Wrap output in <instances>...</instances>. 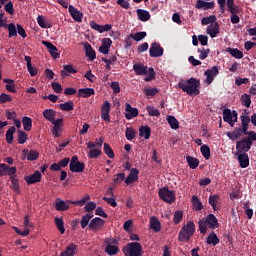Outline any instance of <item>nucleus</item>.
I'll use <instances>...</instances> for the list:
<instances>
[{"label": "nucleus", "mask_w": 256, "mask_h": 256, "mask_svg": "<svg viewBox=\"0 0 256 256\" xmlns=\"http://www.w3.org/2000/svg\"><path fill=\"white\" fill-rule=\"evenodd\" d=\"M179 89H182L184 93L189 95L190 97H197L199 95V87H201V82L196 78H190L188 80H181L178 83Z\"/></svg>", "instance_id": "f257e3e1"}, {"label": "nucleus", "mask_w": 256, "mask_h": 256, "mask_svg": "<svg viewBox=\"0 0 256 256\" xmlns=\"http://www.w3.org/2000/svg\"><path fill=\"white\" fill-rule=\"evenodd\" d=\"M198 225L200 233L205 235L207 233V227L208 229H217L219 227V220H217L214 214H208L204 219L198 221Z\"/></svg>", "instance_id": "f03ea898"}, {"label": "nucleus", "mask_w": 256, "mask_h": 256, "mask_svg": "<svg viewBox=\"0 0 256 256\" xmlns=\"http://www.w3.org/2000/svg\"><path fill=\"white\" fill-rule=\"evenodd\" d=\"M192 235H195V223L189 221L178 233V241H180V243H189Z\"/></svg>", "instance_id": "7ed1b4c3"}, {"label": "nucleus", "mask_w": 256, "mask_h": 256, "mask_svg": "<svg viewBox=\"0 0 256 256\" xmlns=\"http://www.w3.org/2000/svg\"><path fill=\"white\" fill-rule=\"evenodd\" d=\"M133 71L136 73V75H148L144 78V81L149 82L153 81L155 79V69L153 67H149L147 70V66L143 64H134L133 65Z\"/></svg>", "instance_id": "20e7f679"}, {"label": "nucleus", "mask_w": 256, "mask_h": 256, "mask_svg": "<svg viewBox=\"0 0 256 256\" xmlns=\"http://www.w3.org/2000/svg\"><path fill=\"white\" fill-rule=\"evenodd\" d=\"M122 251L125 256H143V246L139 242L128 243Z\"/></svg>", "instance_id": "39448f33"}, {"label": "nucleus", "mask_w": 256, "mask_h": 256, "mask_svg": "<svg viewBox=\"0 0 256 256\" xmlns=\"http://www.w3.org/2000/svg\"><path fill=\"white\" fill-rule=\"evenodd\" d=\"M158 195L162 201H165V203H171L175 202V191L169 190L167 187L160 188L158 191Z\"/></svg>", "instance_id": "423d86ee"}, {"label": "nucleus", "mask_w": 256, "mask_h": 256, "mask_svg": "<svg viewBox=\"0 0 256 256\" xmlns=\"http://www.w3.org/2000/svg\"><path fill=\"white\" fill-rule=\"evenodd\" d=\"M69 167L72 173H83L85 171V163L80 162L77 156H72Z\"/></svg>", "instance_id": "0eeeda50"}, {"label": "nucleus", "mask_w": 256, "mask_h": 256, "mask_svg": "<svg viewBox=\"0 0 256 256\" xmlns=\"http://www.w3.org/2000/svg\"><path fill=\"white\" fill-rule=\"evenodd\" d=\"M253 147V142L249 141V138H242L236 142L237 153H248Z\"/></svg>", "instance_id": "6e6552de"}, {"label": "nucleus", "mask_w": 256, "mask_h": 256, "mask_svg": "<svg viewBox=\"0 0 256 256\" xmlns=\"http://www.w3.org/2000/svg\"><path fill=\"white\" fill-rule=\"evenodd\" d=\"M204 75L206 77L207 85H211V83L215 81V77L219 75V68L217 66H213L212 68L206 70Z\"/></svg>", "instance_id": "1a4fd4ad"}, {"label": "nucleus", "mask_w": 256, "mask_h": 256, "mask_svg": "<svg viewBox=\"0 0 256 256\" xmlns=\"http://www.w3.org/2000/svg\"><path fill=\"white\" fill-rule=\"evenodd\" d=\"M163 47H161V44L157 42H153L149 49V55L150 57H163Z\"/></svg>", "instance_id": "9d476101"}, {"label": "nucleus", "mask_w": 256, "mask_h": 256, "mask_svg": "<svg viewBox=\"0 0 256 256\" xmlns=\"http://www.w3.org/2000/svg\"><path fill=\"white\" fill-rule=\"evenodd\" d=\"M235 156L238 159L241 169H247V167H249V154L245 152H236Z\"/></svg>", "instance_id": "9b49d317"}, {"label": "nucleus", "mask_w": 256, "mask_h": 256, "mask_svg": "<svg viewBox=\"0 0 256 256\" xmlns=\"http://www.w3.org/2000/svg\"><path fill=\"white\" fill-rule=\"evenodd\" d=\"M103 225H105V220L95 217L90 221L88 227L91 231H101V229H103Z\"/></svg>", "instance_id": "f8f14e48"}, {"label": "nucleus", "mask_w": 256, "mask_h": 256, "mask_svg": "<svg viewBox=\"0 0 256 256\" xmlns=\"http://www.w3.org/2000/svg\"><path fill=\"white\" fill-rule=\"evenodd\" d=\"M70 205H73V201H71V200L63 201V200L57 198L55 201L56 211H68Z\"/></svg>", "instance_id": "ddd939ff"}, {"label": "nucleus", "mask_w": 256, "mask_h": 256, "mask_svg": "<svg viewBox=\"0 0 256 256\" xmlns=\"http://www.w3.org/2000/svg\"><path fill=\"white\" fill-rule=\"evenodd\" d=\"M125 111H126L125 117L128 121H130V119H133L139 115V109L133 108L129 103L125 104Z\"/></svg>", "instance_id": "4468645a"}, {"label": "nucleus", "mask_w": 256, "mask_h": 256, "mask_svg": "<svg viewBox=\"0 0 256 256\" xmlns=\"http://www.w3.org/2000/svg\"><path fill=\"white\" fill-rule=\"evenodd\" d=\"M135 181H139V170L137 168H132L125 178V183L126 185H131V183H135Z\"/></svg>", "instance_id": "2eb2a0df"}, {"label": "nucleus", "mask_w": 256, "mask_h": 256, "mask_svg": "<svg viewBox=\"0 0 256 256\" xmlns=\"http://www.w3.org/2000/svg\"><path fill=\"white\" fill-rule=\"evenodd\" d=\"M68 11L74 21H77V23H81L83 21V13L77 10V8H74L73 5H69Z\"/></svg>", "instance_id": "dca6fc26"}, {"label": "nucleus", "mask_w": 256, "mask_h": 256, "mask_svg": "<svg viewBox=\"0 0 256 256\" xmlns=\"http://www.w3.org/2000/svg\"><path fill=\"white\" fill-rule=\"evenodd\" d=\"M90 26L94 31H98V33H105V31H111L113 29L111 24L99 25L95 21L90 22Z\"/></svg>", "instance_id": "f3484780"}, {"label": "nucleus", "mask_w": 256, "mask_h": 256, "mask_svg": "<svg viewBox=\"0 0 256 256\" xmlns=\"http://www.w3.org/2000/svg\"><path fill=\"white\" fill-rule=\"evenodd\" d=\"M195 7L196 9H203V11H208V9H215V2L214 1L206 2L203 0H197Z\"/></svg>", "instance_id": "a211bd4d"}, {"label": "nucleus", "mask_w": 256, "mask_h": 256, "mask_svg": "<svg viewBox=\"0 0 256 256\" xmlns=\"http://www.w3.org/2000/svg\"><path fill=\"white\" fill-rule=\"evenodd\" d=\"M52 125H54L52 130V135L55 137H59L62 131L61 127H63V118H58L52 122Z\"/></svg>", "instance_id": "6ab92c4d"}, {"label": "nucleus", "mask_w": 256, "mask_h": 256, "mask_svg": "<svg viewBox=\"0 0 256 256\" xmlns=\"http://www.w3.org/2000/svg\"><path fill=\"white\" fill-rule=\"evenodd\" d=\"M41 172L35 171L32 175L25 178L27 185H35L41 181Z\"/></svg>", "instance_id": "aec40b11"}, {"label": "nucleus", "mask_w": 256, "mask_h": 256, "mask_svg": "<svg viewBox=\"0 0 256 256\" xmlns=\"http://www.w3.org/2000/svg\"><path fill=\"white\" fill-rule=\"evenodd\" d=\"M84 51L86 53V57H88L90 61H95V59H97V54L89 42L84 43Z\"/></svg>", "instance_id": "412c9836"}, {"label": "nucleus", "mask_w": 256, "mask_h": 256, "mask_svg": "<svg viewBox=\"0 0 256 256\" xmlns=\"http://www.w3.org/2000/svg\"><path fill=\"white\" fill-rule=\"evenodd\" d=\"M79 247L74 243L69 244L66 247V250L60 253V256H75Z\"/></svg>", "instance_id": "4be33fe9"}, {"label": "nucleus", "mask_w": 256, "mask_h": 256, "mask_svg": "<svg viewBox=\"0 0 256 256\" xmlns=\"http://www.w3.org/2000/svg\"><path fill=\"white\" fill-rule=\"evenodd\" d=\"M91 95H95V89L93 88H80L77 93V97H83L84 99H88Z\"/></svg>", "instance_id": "5701e85b"}, {"label": "nucleus", "mask_w": 256, "mask_h": 256, "mask_svg": "<svg viewBox=\"0 0 256 256\" xmlns=\"http://www.w3.org/2000/svg\"><path fill=\"white\" fill-rule=\"evenodd\" d=\"M221 199V196L219 194L210 195L208 199L209 205H211L213 211H219V207L217 205L219 204V200Z\"/></svg>", "instance_id": "b1692460"}, {"label": "nucleus", "mask_w": 256, "mask_h": 256, "mask_svg": "<svg viewBox=\"0 0 256 256\" xmlns=\"http://www.w3.org/2000/svg\"><path fill=\"white\" fill-rule=\"evenodd\" d=\"M44 119L46 121H50V123L55 121V116L57 115V112L53 109H45L42 113Z\"/></svg>", "instance_id": "393cba45"}, {"label": "nucleus", "mask_w": 256, "mask_h": 256, "mask_svg": "<svg viewBox=\"0 0 256 256\" xmlns=\"http://www.w3.org/2000/svg\"><path fill=\"white\" fill-rule=\"evenodd\" d=\"M206 32L212 39H215L219 35V23L215 22L214 26H208Z\"/></svg>", "instance_id": "a878e982"}, {"label": "nucleus", "mask_w": 256, "mask_h": 256, "mask_svg": "<svg viewBox=\"0 0 256 256\" xmlns=\"http://www.w3.org/2000/svg\"><path fill=\"white\" fill-rule=\"evenodd\" d=\"M136 13H137V17H138L139 21L145 22V21H149V19H151V14L147 10L137 9Z\"/></svg>", "instance_id": "bb28decb"}, {"label": "nucleus", "mask_w": 256, "mask_h": 256, "mask_svg": "<svg viewBox=\"0 0 256 256\" xmlns=\"http://www.w3.org/2000/svg\"><path fill=\"white\" fill-rule=\"evenodd\" d=\"M150 228L155 232L159 233L161 231V222H159V219L157 217L152 216L150 218Z\"/></svg>", "instance_id": "cd10ccee"}, {"label": "nucleus", "mask_w": 256, "mask_h": 256, "mask_svg": "<svg viewBox=\"0 0 256 256\" xmlns=\"http://www.w3.org/2000/svg\"><path fill=\"white\" fill-rule=\"evenodd\" d=\"M69 73H77V69L73 68V65L66 64L63 66V70L60 71L61 77H68Z\"/></svg>", "instance_id": "c85d7f7f"}, {"label": "nucleus", "mask_w": 256, "mask_h": 256, "mask_svg": "<svg viewBox=\"0 0 256 256\" xmlns=\"http://www.w3.org/2000/svg\"><path fill=\"white\" fill-rule=\"evenodd\" d=\"M206 243L208 245H213V247H216V245H219V237H217V234L212 231L206 238Z\"/></svg>", "instance_id": "c756f323"}, {"label": "nucleus", "mask_w": 256, "mask_h": 256, "mask_svg": "<svg viewBox=\"0 0 256 256\" xmlns=\"http://www.w3.org/2000/svg\"><path fill=\"white\" fill-rule=\"evenodd\" d=\"M226 52L230 53L235 59H243V52L237 48L228 47Z\"/></svg>", "instance_id": "7c9ffc66"}, {"label": "nucleus", "mask_w": 256, "mask_h": 256, "mask_svg": "<svg viewBox=\"0 0 256 256\" xmlns=\"http://www.w3.org/2000/svg\"><path fill=\"white\" fill-rule=\"evenodd\" d=\"M139 136L144 137V139H149V137H151V127L141 126L139 129Z\"/></svg>", "instance_id": "2f4dec72"}, {"label": "nucleus", "mask_w": 256, "mask_h": 256, "mask_svg": "<svg viewBox=\"0 0 256 256\" xmlns=\"http://www.w3.org/2000/svg\"><path fill=\"white\" fill-rule=\"evenodd\" d=\"M241 125L244 127H249V123H251V118L249 117V111L244 110L242 115L240 116Z\"/></svg>", "instance_id": "473e14b6"}, {"label": "nucleus", "mask_w": 256, "mask_h": 256, "mask_svg": "<svg viewBox=\"0 0 256 256\" xmlns=\"http://www.w3.org/2000/svg\"><path fill=\"white\" fill-rule=\"evenodd\" d=\"M22 125H23L24 131H31L33 127V120L27 116H24L22 118Z\"/></svg>", "instance_id": "72a5a7b5"}, {"label": "nucleus", "mask_w": 256, "mask_h": 256, "mask_svg": "<svg viewBox=\"0 0 256 256\" xmlns=\"http://www.w3.org/2000/svg\"><path fill=\"white\" fill-rule=\"evenodd\" d=\"M15 131H17V128H15V126L10 127L6 131V142L8 143V145L13 144V135H15Z\"/></svg>", "instance_id": "f704fd0d"}, {"label": "nucleus", "mask_w": 256, "mask_h": 256, "mask_svg": "<svg viewBox=\"0 0 256 256\" xmlns=\"http://www.w3.org/2000/svg\"><path fill=\"white\" fill-rule=\"evenodd\" d=\"M186 161H187L190 169H197V167H199V159H197L193 156H187Z\"/></svg>", "instance_id": "c9c22d12"}, {"label": "nucleus", "mask_w": 256, "mask_h": 256, "mask_svg": "<svg viewBox=\"0 0 256 256\" xmlns=\"http://www.w3.org/2000/svg\"><path fill=\"white\" fill-rule=\"evenodd\" d=\"M243 134L241 133V128H235L232 132H227V137L229 139H232V141H235L236 139H239Z\"/></svg>", "instance_id": "e433bc0d"}, {"label": "nucleus", "mask_w": 256, "mask_h": 256, "mask_svg": "<svg viewBox=\"0 0 256 256\" xmlns=\"http://www.w3.org/2000/svg\"><path fill=\"white\" fill-rule=\"evenodd\" d=\"M10 181L12 183V189L15 191V193L19 194L21 193V188L19 186V178L17 176L10 177Z\"/></svg>", "instance_id": "4c0bfd02"}, {"label": "nucleus", "mask_w": 256, "mask_h": 256, "mask_svg": "<svg viewBox=\"0 0 256 256\" xmlns=\"http://www.w3.org/2000/svg\"><path fill=\"white\" fill-rule=\"evenodd\" d=\"M200 151L204 159L209 160L211 158V148L207 144L202 145Z\"/></svg>", "instance_id": "58836bf2"}, {"label": "nucleus", "mask_w": 256, "mask_h": 256, "mask_svg": "<svg viewBox=\"0 0 256 256\" xmlns=\"http://www.w3.org/2000/svg\"><path fill=\"white\" fill-rule=\"evenodd\" d=\"M105 253H107V255H110V256L117 255V253H119V247L115 245L107 244L105 248Z\"/></svg>", "instance_id": "ea45409f"}, {"label": "nucleus", "mask_w": 256, "mask_h": 256, "mask_svg": "<svg viewBox=\"0 0 256 256\" xmlns=\"http://www.w3.org/2000/svg\"><path fill=\"white\" fill-rule=\"evenodd\" d=\"M91 219H93V214H91V213H87L86 215L82 216L81 221H80V225H81L82 229H85V227H87V225L89 226V222L91 221Z\"/></svg>", "instance_id": "a19ab883"}, {"label": "nucleus", "mask_w": 256, "mask_h": 256, "mask_svg": "<svg viewBox=\"0 0 256 256\" xmlns=\"http://www.w3.org/2000/svg\"><path fill=\"white\" fill-rule=\"evenodd\" d=\"M147 37V32H137V33H131L130 39H133L134 41H143Z\"/></svg>", "instance_id": "79ce46f5"}, {"label": "nucleus", "mask_w": 256, "mask_h": 256, "mask_svg": "<svg viewBox=\"0 0 256 256\" xmlns=\"http://www.w3.org/2000/svg\"><path fill=\"white\" fill-rule=\"evenodd\" d=\"M167 122L170 125L171 129H179V120L175 118V116H168L167 117Z\"/></svg>", "instance_id": "37998d69"}, {"label": "nucleus", "mask_w": 256, "mask_h": 256, "mask_svg": "<svg viewBox=\"0 0 256 256\" xmlns=\"http://www.w3.org/2000/svg\"><path fill=\"white\" fill-rule=\"evenodd\" d=\"M28 139H29V136L25 133V131L18 130V143L20 145H25Z\"/></svg>", "instance_id": "c03bdc74"}, {"label": "nucleus", "mask_w": 256, "mask_h": 256, "mask_svg": "<svg viewBox=\"0 0 256 256\" xmlns=\"http://www.w3.org/2000/svg\"><path fill=\"white\" fill-rule=\"evenodd\" d=\"M55 225L58 229V231H60L61 235H63V233H65V222H63V218H55Z\"/></svg>", "instance_id": "a18cd8bd"}, {"label": "nucleus", "mask_w": 256, "mask_h": 256, "mask_svg": "<svg viewBox=\"0 0 256 256\" xmlns=\"http://www.w3.org/2000/svg\"><path fill=\"white\" fill-rule=\"evenodd\" d=\"M6 29H8V37L11 39V37H17V27L13 24H7Z\"/></svg>", "instance_id": "49530a36"}, {"label": "nucleus", "mask_w": 256, "mask_h": 256, "mask_svg": "<svg viewBox=\"0 0 256 256\" xmlns=\"http://www.w3.org/2000/svg\"><path fill=\"white\" fill-rule=\"evenodd\" d=\"M37 23L42 29H51V25L47 24V21H45V17L43 15H39L37 17Z\"/></svg>", "instance_id": "de8ad7c7"}, {"label": "nucleus", "mask_w": 256, "mask_h": 256, "mask_svg": "<svg viewBox=\"0 0 256 256\" xmlns=\"http://www.w3.org/2000/svg\"><path fill=\"white\" fill-rule=\"evenodd\" d=\"M197 52L200 53L199 59H201V61H205V59L209 57V53H211V49L198 48Z\"/></svg>", "instance_id": "09e8293b"}, {"label": "nucleus", "mask_w": 256, "mask_h": 256, "mask_svg": "<svg viewBox=\"0 0 256 256\" xmlns=\"http://www.w3.org/2000/svg\"><path fill=\"white\" fill-rule=\"evenodd\" d=\"M104 153L109 159H115V152H113V148L107 143H104Z\"/></svg>", "instance_id": "8fccbe9b"}, {"label": "nucleus", "mask_w": 256, "mask_h": 256, "mask_svg": "<svg viewBox=\"0 0 256 256\" xmlns=\"http://www.w3.org/2000/svg\"><path fill=\"white\" fill-rule=\"evenodd\" d=\"M223 120L225 123L231 122L233 120V111L231 112V109L226 108L223 110Z\"/></svg>", "instance_id": "3c124183"}, {"label": "nucleus", "mask_w": 256, "mask_h": 256, "mask_svg": "<svg viewBox=\"0 0 256 256\" xmlns=\"http://www.w3.org/2000/svg\"><path fill=\"white\" fill-rule=\"evenodd\" d=\"M59 108L61 109V111H67V112L73 111L74 109L73 101L62 103L59 105Z\"/></svg>", "instance_id": "603ef678"}, {"label": "nucleus", "mask_w": 256, "mask_h": 256, "mask_svg": "<svg viewBox=\"0 0 256 256\" xmlns=\"http://www.w3.org/2000/svg\"><path fill=\"white\" fill-rule=\"evenodd\" d=\"M101 148H93L88 152L89 159H97V157L101 156Z\"/></svg>", "instance_id": "864d4df0"}, {"label": "nucleus", "mask_w": 256, "mask_h": 256, "mask_svg": "<svg viewBox=\"0 0 256 256\" xmlns=\"http://www.w3.org/2000/svg\"><path fill=\"white\" fill-rule=\"evenodd\" d=\"M240 101L244 107H251V96H249V94H243Z\"/></svg>", "instance_id": "5fc2aeb1"}, {"label": "nucleus", "mask_w": 256, "mask_h": 256, "mask_svg": "<svg viewBox=\"0 0 256 256\" xmlns=\"http://www.w3.org/2000/svg\"><path fill=\"white\" fill-rule=\"evenodd\" d=\"M191 201L196 211H201L203 209V203L199 201V197L192 196Z\"/></svg>", "instance_id": "6e6d98bb"}, {"label": "nucleus", "mask_w": 256, "mask_h": 256, "mask_svg": "<svg viewBox=\"0 0 256 256\" xmlns=\"http://www.w3.org/2000/svg\"><path fill=\"white\" fill-rule=\"evenodd\" d=\"M102 61L106 63V69H108V71H111V65L112 63L117 62V56H112L110 58H102Z\"/></svg>", "instance_id": "4d7b16f0"}, {"label": "nucleus", "mask_w": 256, "mask_h": 256, "mask_svg": "<svg viewBox=\"0 0 256 256\" xmlns=\"http://www.w3.org/2000/svg\"><path fill=\"white\" fill-rule=\"evenodd\" d=\"M146 111L150 115V117H159L161 115V112H159V109H156L153 106H147Z\"/></svg>", "instance_id": "13d9d810"}, {"label": "nucleus", "mask_w": 256, "mask_h": 256, "mask_svg": "<svg viewBox=\"0 0 256 256\" xmlns=\"http://www.w3.org/2000/svg\"><path fill=\"white\" fill-rule=\"evenodd\" d=\"M135 134V129L129 127L126 128L125 137L128 141H133V139L135 138Z\"/></svg>", "instance_id": "bf43d9fd"}, {"label": "nucleus", "mask_w": 256, "mask_h": 256, "mask_svg": "<svg viewBox=\"0 0 256 256\" xmlns=\"http://www.w3.org/2000/svg\"><path fill=\"white\" fill-rule=\"evenodd\" d=\"M39 159V152L37 150H30L27 155V161H37Z\"/></svg>", "instance_id": "052dcab7"}, {"label": "nucleus", "mask_w": 256, "mask_h": 256, "mask_svg": "<svg viewBox=\"0 0 256 256\" xmlns=\"http://www.w3.org/2000/svg\"><path fill=\"white\" fill-rule=\"evenodd\" d=\"M173 221L175 225H179L183 221V211L178 210L174 213Z\"/></svg>", "instance_id": "680f3d73"}, {"label": "nucleus", "mask_w": 256, "mask_h": 256, "mask_svg": "<svg viewBox=\"0 0 256 256\" xmlns=\"http://www.w3.org/2000/svg\"><path fill=\"white\" fill-rule=\"evenodd\" d=\"M215 21H217V16L215 15H211L209 17H204L202 20H201V23L202 25H209L211 23H215Z\"/></svg>", "instance_id": "e2e57ef3"}, {"label": "nucleus", "mask_w": 256, "mask_h": 256, "mask_svg": "<svg viewBox=\"0 0 256 256\" xmlns=\"http://www.w3.org/2000/svg\"><path fill=\"white\" fill-rule=\"evenodd\" d=\"M144 93H145L146 97H155V95H157V93H159V89H157V88H145Z\"/></svg>", "instance_id": "0e129e2a"}, {"label": "nucleus", "mask_w": 256, "mask_h": 256, "mask_svg": "<svg viewBox=\"0 0 256 256\" xmlns=\"http://www.w3.org/2000/svg\"><path fill=\"white\" fill-rule=\"evenodd\" d=\"M4 9L6 13H9V15H13L15 13V8L13 7V2L11 1L6 3V5L4 6Z\"/></svg>", "instance_id": "69168bd1"}, {"label": "nucleus", "mask_w": 256, "mask_h": 256, "mask_svg": "<svg viewBox=\"0 0 256 256\" xmlns=\"http://www.w3.org/2000/svg\"><path fill=\"white\" fill-rule=\"evenodd\" d=\"M11 101H13V98H11L10 95L5 94V93H2L0 95V103L1 104H3V103H11Z\"/></svg>", "instance_id": "338daca9"}, {"label": "nucleus", "mask_w": 256, "mask_h": 256, "mask_svg": "<svg viewBox=\"0 0 256 256\" xmlns=\"http://www.w3.org/2000/svg\"><path fill=\"white\" fill-rule=\"evenodd\" d=\"M97 207V204H95V202H88L86 205H85V211L86 213H91V211H95Z\"/></svg>", "instance_id": "774afa93"}]
</instances>
